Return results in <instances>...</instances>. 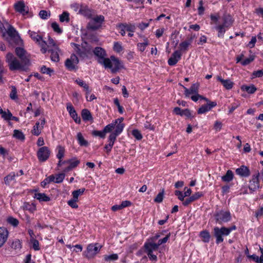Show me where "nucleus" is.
Returning <instances> with one entry per match:
<instances>
[{"label":"nucleus","mask_w":263,"mask_h":263,"mask_svg":"<svg viewBox=\"0 0 263 263\" xmlns=\"http://www.w3.org/2000/svg\"><path fill=\"white\" fill-rule=\"evenodd\" d=\"M77 138L81 146H87L88 145V142L84 138L81 133L79 132L77 134Z\"/></svg>","instance_id":"obj_30"},{"label":"nucleus","mask_w":263,"mask_h":263,"mask_svg":"<svg viewBox=\"0 0 263 263\" xmlns=\"http://www.w3.org/2000/svg\"><path fill=\"white\" fill-rule=\"evenodd\" d=\"M79 62V60L77 56L74 54H72L69 58L65 61V65L69 71L77 70L78 68V64Z\"/></svg>","instance_id":"obj_7"},{"label":"nucleus","mask_w":263,"mask_h":263,"mask_svg":"<svg viewBox=\"0 0 263 263\" xmlns=\"http://www.w3.org/2000/svg\"><path fill=\"white\" fill-rule=\"evenodd\" d=\"M10 98L12 100H15L17 98V90L15 86H12V90L10 94Z\"/></svg>","instance_id":"obj_58"},{"label":"nucleus","mask_w":263,"mask_h":263,"mask_svg":"<svg viewBox=\"0 0 263 263\" xmlns=\"http://www.w3.org/2000/svg\"><path fill=\"white\" fill-rule=\"evenodd\" d=\"M213 233L214 236L216 238V243L219 244L223 241V236L229 235V232L227 230V228L222 227L219 228L215 227L213 228Z\"/></svg>","instance_id":"obj_5"},{"label":"nucleus","mask_w":263,"mask_h":263,"mask_svg":"<svg viewBox=\"0 0 263 263\" xmlns=\"http://www.w3.org/2000/svg\"><path fill=\"white\" fill-rule=\"evenodd\" d=\"M149 45V42L147 38L144 39V42L142 43H139L137 44V47L138 50L141 52H143L146 47Z\"/></svg>","instance_id":"obj_32"},{"label":"nucleus","mask_w":263,"mask_h":263,"mask_svg":"<svg viewBox=\"0 0 263 263\" xmlns=\"http://www.w3.org/2000/svg\"><path fill=\"white\" fill-rule=\"evenodd\" d=\"M82 118L84 121L92 120V117L90 112L87 109H84L81 112Z\"/></svg>","instance_id":"obj_29"},{"label":"nucleus","mask_w":263,"mask_h":263,"mask_svg":"<svg viewBox=\"0 0 263 263\" xmlns=\"http://www.w3.org/2000/svg\"><path fill=\"white\" fill-rule=\"evenodd\" d=\"M241 89L246 91L248 93L250 94L254 93L257 90L254 85H252L251 86L243 85L241 87Z\"/></svg>","instance_id":"obj_36"},{"label":"nucleus","mask_w":263,"mask_h":263,"mask_svg":"<svg viewBox=\"0 0 263 263\" xmlns=\"http://www.w3.org/2000/svg\"><path fill=\"white\" fill-rule=\"evenodd\" d=\"M216 29L218 31V37H223V34L226 31L224 27L221 25H219L216 27Z\"/></svg>","instance_id":"obj_52"},{"label":"nucleus","mask_w":263,"mask_h":263,"mask_svg":"<svg viewBox=\"0 0 263 263\" xmlns=\"http://www.w3.org/2000/svg\"><path fill=\"white\" fill-rule=\"evenodd\" d=\"M47 47L49 49H51V48H55V47H58L56 45L55 41L51 37H49L48 45H47Z\"/></svg>","instance_id":"obj_61"},{"label":"nucleus","mask_w":263,"mask_h":263,"mask_svg":"<svg viewBox=\"0 0 263 263\" xmlns=\"http://www.w3.org/2000/svg\"><path fill=\"white\" fill-rule=\"evenodd\" d=\"M164 190L159 193L156 198L154 199V201L157 203H160L163 201V199Z\"/></svg>","instance_id":"obj_56"},{"label":"nucleus","mask_w":263,"mask_h":263,"mask_svg":"<svg viewBox=\"0 0 263 263\" xmlns=\"http://www.w3.org/2000/svg\"><path fill=\"white\" fill-rule=\"evenodd\" d=\"M51 27L55 32L58 33H61L62 32V30L59 27V24L56 22H53L51 24Z\"/></svg>","instance_id":"obj_55"},{"label":"nucleus","mask_w":263,"mask_h":263,"mask_svg":"<svg viewBox=\"0 0 263 263\" xmlns=\"http://www.w3.org/2000/svg\"><path fill=\"white\" fill-rule=\"evenodd\" d=\"M16 174L14 172H11L4 177V182L7 185H10L12 181H15Z\"/></svg>","instance_id":"obj_26"},{"label":"nucleus","mask_w":263,"mask_h":263,"mask_svg":"<svg viewBox=\"0 0 263 263\" xmlns=\"http://www.w3.org/2000/svg\"><path fill=\"white\" fill-rule=\"evenodd\" d=\"M67 162L69 163V166L72 169L77 167L80 163V161L78 160H70L68 161Z\"/></svg>","instance_id":"obj_59"},{"label":"nucleus","mask_w":263,"mask_h":263,"mask_svg":"<svg viewBox=\"0 0 263 263\" xmlns=\"http://www.w3.org/2000/svg\"><path fill=\"white\" fill-rule=\"evenodd\" d=\"M217 105L215 102H209L205 105H202L197 110L198 114H205L210 111L212 108Z\"/></svg>","instance_id":"obj_15"},{"label":"nucleus","mask_w":263,"mask_h":263,"mask_svg":"<svg viewBox=\"0 0 263 263\" xmlns=\"http://www.w3.org/2000/svg\"><path fill=\"white\" fill-rule=\"evenodd\" d=\"M31 241L32 243L33 248L34 250H40V247H39V242L38 240L35 239H32L31 240Z\"/></svg>","instance_id":"obj_64"},{"label":"nucleus","mask_w":263,"mask_h":263,"mask_svg":"<svg viewBox=\"0 0 263 263\" xmlns=\"http://www.w3.org/2000/svg\"><path fill=\"white\" fill-rule=\"evenodd\" d=\"M39 16L41 18L46 20L50 16V13H48L46 10H41L39 12Z\"/></svg>","instance_id":"obj_60"},{"label":"nucleus","mask_w":263,"mask_h":263,"mask_svg":"<svg viewBox=\"0 0 263 263\" xmlns=\"http://www.w3.org/2000/svg\"><path fill=\"white\" fill-rule=\"evenodd\" d=\"M123 118H119V119H117L115 120L111 123L107 125H106L104 127V128L103 129L104 132H105V134L107 133H109V132H111L112 130L114 128H115V126L118 123V121H120L121 122H123Z\"/></svg>","instance_id":"obj_22"},{"label":"nucleus","mask_w":263,"mask_h":263,"mask_svg":"<svg viewBox=\"0 0 263 263\" xmlns=\"http://www.w3.org/2000/svg\"><path fill=\"white\" fill-rule=\"evenodd\" d=\"M75 82L78 84L80 86L83 87L86 91V95H88L91 91L89 89V87L87 84H86L84 81L80 79L79 78L75 80Z\"/></svg>","instance_id":"obj_25"},{"label":"nucleus","mask_w":263,"mask_h":263,"mask_svg":"<svg viewBox=\"0 0 263 263\" xmlns=\"http://www.w3.org/2000/svg\"><path fill=\"white\" fill-rule=\"evenodd\" d=\"M233 23V21L230 16L226 17L224 19V22L221 25L222 26H223L224 28H229L230 27Z\"/></svg>","instance_id":"obj_46"},{"label":"nucleus","mask_w":263,"mask_h":263,"mask_svg":"<svg viewBox=\"0 0 263 263\" xmlns=\"http://www.w3.org/2000/svg\"><path fill=\"white\" fill-rule=\"evenodd\" d=\"M65 176L64 173H61L56 175V176H55V183H61L63 181Z\"/></svg>","instance_id":"obj_49"},{"label":"nucleus","mask_w":263,"mask_h":263,"mask_svg":"<svg viewBox=\"0 0 263 263\" xmlns=\"http://www.w3.org/2000/svg\"><path fill=\"white\" fill-rule=\"evenodd\" d=\"M195 37V34L192 35L191 36L187 37L186 40L181 42L179 44L180 51H185L187 50L188 47L191 44Z\"/></svg>","instance_id":"obj_16"},{"label":"nucleus","mask_w":263,"mask_h":263,"mask_svg":"<svg viewBox=\"0 0 263 263\" xmlns=\"http://www.w3.org/2000/svg\"><path fill=\"white\" fill-rule=\"evenodd\" d=\"M57 149L58 150V153L57 154V157L59 159V160H61L64 156V154H65V149L64 148L61 146V145H59L58 147H57Z\"/></svg>","instance_id":"obj_40"},{"label":"nucleus","mask_w":263,"mask_h":263,"mask_svg":"<svg viewBox=\"0 0 263 263\" xmlns=\"http://www.w3.org/2000/svg\"><path fill=\"white\" fill-rule=\"evenodd\" d=\"M24 210H27L29 212L33 213L36 210L35 205L33 203H29L28 202H25L23 206Z\"/></svg>","instance_id":"obj_35"},{"label":"nucleus","mask_w":263,"mask_h":263,"mask_svg":"<svg viewBox=\"0 0 263 263\" xmlns=\"http://www.w3.org/2000/svg\"><path fill=\"white\" fill-rule=\"evenodd\" d=\"M102 246L99 243H90L87 247L86 250L83 252V256L88 258H93L100 251Z\"/></svg>","instance_id":"obj_4"},{"label":"nucleus","mask_w":263,"mask_h":263,"mask_svg":"<svg viewBox=\"0 0 263 263\" xmlns=\"http://www.w3.org/2000/svg\"><path fill=\"white\" fill-rule=\"evenodd\" d=\"M13 136L16 139L21 140H24L25 139V135L21 131L19 130L15 129L14 130Z\"/></svg>","instance_id":"obj_43"},{"label":"nucleus","mask_w":263,"mask_h":263,"mask_svg":"<svg viewBox=\"0 0 263 263\" xmlns=\"http://www.w3.org/2000/svg\"><path fill=\"white\" fill-rule=\"evenodd\" d=\"M202 196V194L201 192H197L190 196L189 198H186L184 202H183V204L184 206L188 205L191 202L197 200L200 197Z\"/></svg>","instance_id":"obj_19"},{"label":"nucleus","mask_w":263,"mask_h":263,"mask_svg":"<svg viewBox=\"0 0 263 263\" xmlns=\"http://www.w3.org/2000/svg\"><path fill=\"white\" fill-rule=\"evenodd\" d=\"M50 155V151L48 147L43 146L39 148L37 152V156L40 161L44 162L47 160Z\"/></svg>","instance_id":"obj_11"},{"label":"nucleus","mask_w":263,"mask_h":263,"mask_svg":"<svg viewBox=\"0 0 263 263\" xmlns=\"http://www.w3.org/2000/svg\"><path fill=\"white\" fill-rule=\"evenodd\" d=\"M15 10L25 15L28 12V10L26 9V7L24 2L20 1L14 5Z\"/></svg>","instance_id":"obj_18"},{"label":"nucleus","mask_w":263,"mask_h":263,"mask_svg":"<svg viewBox=\"0 0 263 263\" xmlns=\"http://www.w3.org/2000/svg\"><path fill=\"white\" fill-rule=\"evenodd\" d=\"M145 252L147 254L149 259L152 261L157 260V251L159 249L155 242L146 241L144 245Z\"/></svg>","instance_id":"obj_3"},{"label":"nucleus","mask_w":263,"mask_h":263,"mask_svg":"<svg viewBox=\"0 0 263 263\" xmlns=\"http://www.w3.org/2000/svg\"><path fill=\"white\" fill-rule=\"evenodd\" d=\"M8 230L4 228L0 227V248L6 242L8 237Z\"/></svg>","instance_id":"obj_17"},{"label":"nucleus","mask_w":263,"mask_h":263,"mask_svg":"<svg viewBox=\"0 0 263 263\" xmlns=\"http://www.w3.org/2000/svg\"><path fill=\"white\" fill-rule=\"evenodd\" d=\"M198 87L199 85L195 83L193 84L189 89L184 87L185 96L189 97L191 94H196L198 93Z\"/></svg>","instance_id":"obj_20"},{"label":"nucleus","mask_w":263,"mask_h":263,"mask_svg":"<svg viewBox=\"0 0 263 263\" xmlns=\"http://www.w3.org/2000/svg\"><path fill=\"white\" fill-rule=\"evenodd\" d=\"M34 197L40 201H49L50 200V197L44 193H36L34 194Z\"/></svg>","instance_id":"obj_27"},{"label":"nucleus","mask_w":263,"mask_h":263,"mask_svg":"<svg viewBox=\"0 0 263 263\" xmlns=\"http://www.w3.org/2000/svg\"><path fill=\"white\" fill-rule=\"evenodd\" d=\"M117 29H119L120 33L122 36H124L126 31L128 32H135L136 29V25L132 23H119L116 26Z\"/></svg>","instance_id":"obj_9"},{"label":"nucleus","mask_w":263,"mask_h":263,"mask_svg":"<svg viewBox=\"0 0 263 263\" xmlns=\"http://www.w3.org/2000/svg\"><path fill=\"white\" fill-rule=\"evenodd\" d=\"M7 221L9 223L14 227H16L18 224V220L17 219L12 217H8L7 219Z\"/></svg>","instance_id":"obj_54"},{"label":"nucleus","mask_w":263,"mask_h":263,"mask_svg":"<svg viewBox=\"0 0 263 263\" xmlns=\"http://www.w3.org/2000/svg\"><path fill=\"white\" fill-rule=\"evenodd\" d=\"M72 46L74 48L75 52L82 58L87 57L89 53V49L84 46L83 45H80L77 44L72 43Z\"/></svg>","instance_id":"obj_10"},{"label":"nucleus","mask_w":263,"mask_h":263,"mask_svg":"<svg viewBox=\"0 0 263 263\" xmlns=\"http://www.w3.org/2000/svg\"><path fill=\"white\" fill-rule=\"evenodd\" d=\"M113 49L115 52L120 53L123 51V48L121 43L116 42L114 43Z\"/></svg>","instance_id":"obj_41"},{"label":"nucleus","mask_w":263,"mask_h":263,"mask_svg":"<svg viewBox=\"0 0 263 263\" xmlns=\"http://www.w3.org/2000/svg\"><path fill=\"white\" fill-rule=\"evenodd\" d=\"M1 115L2 118L7 120H11V118L12 117V115L9 110H8L7 112L4 111L3 113H2Z\"/></svg>","instance_id":"obj_50"},{"label":"nucleus","mask_w":263,"mask_h":263,"mask_svg":"<svg viewBox=\"0 0 263 263\" xmlns=\"http://www.w3.org/2000/svg\"><path fill=\"white\" fill-rule=\"evenodd\" d=\"M6 62L8 63L10 70L12 71H27L29 64V59L19 60L10 53L6 55Z\"/></svg>","instance_id":"obj_2"},{"label":"nucleus","mask_w":263,"mask_h":263,"mask_svg":"<svg viewBox=\"0 0 263 263\" xmlns=\"http://www.w3.org/2000/svg\"><path fill=\"white\" fill-rule=\"evenodd\" d=\"M104 258L106 261H115L118 259V256L117 254H112L109 255H104Z\"/></svg>","instance_id":"obj_47"},{"label":"nucleus","mask_w":263,"mask_h":263,"mask_svg":"<svg viewBox=\"0 0 263 263\" xmlns=\"http://www.w3.org/2000/svg\"><path fill=\"white\" fill-rule=\"evenodd\" d=\"M92 134L94 136H98L102 138H104L106 135L104 130H103L102 131L93 130L92 132Z\"/></svg>","instance_id":"obj_51"},{"label":"nucleus","mask_w":263,"mask_h":263,"mask_svg":"<svg viewBox=\"0 0 263 263\" xmlns=\"http://www.w3.org/2000/svg\"><path fill=\"white\" fill-rule=\"evenodd\" d=\"M247 256L248 258H251L256 263H263V256H260L259 257L255 254L248 255Z\"/></svg>","instance_id":"obj_39"},{"label":"nucleus","mask_w":263,"mask_h":263,"mask_svg":"<svg viewBox=\"0 0 263 263\" xmlns=\"http://www.w3.org/2000/svg\"><path fill=\"white\" fill-rule=\"evenodd\" d=\"M217 80L220 82L224 88L227 89H231L232 88L234 83L229 79L224 80L220 76L217 77Z\"/></svg>","instance_id":"obj_21"},{"label":"nucleus","mask_w":263,"mask_h":263,"mask_svg":"<svg viewBox=\"0 0 263 263\" xmlns=\"http://www.w3.org/2000/svg\"><path fill=\"white\" fill-rule=\"evenodd\" d=\"M185 116L188 118H192L194 117V116L192 115L191 111L188 109L182 110L181 116Z\"/></svg>","instance_id":"obj_63"},{"label":"nucleus","mask_w":263,"mask_h":263,"mask_svg":"<svg viewBox=\"0 0 263 263\" xmlns=\"http://www.w3.org/2000/svg\"><path fill=\"white\" fill-rule=\"evenodd\" d=\"M252 78H261L263 76V70H258L257 71H254L252 73Z\"/></svg>","instance_id":"obj_62"},{"label":"nucleus","mask_w":263,"mask_h":263,"mask_svg":"<svg viewBox=\"0 0 263 263\" xmlns=\"http://www.w3.org/2000/svg\"><path fill=\"white\" fill-rule=\"evenodd\" d=\"M41 71L42 73H46L47 74H49V76H51L52 73H53L54 70L49 67H47L45 66H42L41 67Z\"/></svg>","instance_id":"obj_44"},{"label":"nucleus","mask_w":263,"mask_h":263,"mask_svg":"<svg viewBox=\"0 0 263 263\" xmlns=\"http://www.w3.org/2000/svg\"><path fill=\"white\" fill-rule=\"evenodd\" d=\"M124 127V124L122 123V122L118 121V123L115 126V130L114 132V133H115L116 135H119L123 131V129Z\"/></svg>","instance_id":"obj_38"},{"label":"nucleus","mask_w":263,"mask_h":263,"mask_svg":"<svg viewBox=\"0 0 263 263\" xmlns=\"http://www.w3.org/2000/svg\"><path fill=\"white\" fill-rule=\"evenodd\" d=\"M104 21L103 15H97L92 18L88 24V28L92 30H96L101 27L102 23Z\"/></svg>","instance_id":"obj_8"},{"label":"nucleus","mask_w":263,"mask_h":263,"mask_svg":"<svg viewBox=\"0 0 263 263\" xmlns=\"http://www.w3.org/2000/svg\"><path fill=\"white\" fill-rule=\"evenodd\" d=\"M132 135L137 140H140L142 138V135L138 129H134L132 131Z\"/></svg>","instance_id":"obj_53"},{"label":"nucleus","mask_w":263,"mask_h":263,"mask_svg":"<svg viewBox=\"0 0 263 263\" xmlns=\"http://www.w3.org/2000/svg\"><path fill=\"white\" fill-rule=\"evenodd\" d=\"M216 222L222 224L231 220V215L229 211H220L215 214Z\"/></svg>","instance_id":"obj_6"},{"label":"nucleus","mask_w":263,"mask_h":263,"mask_svg":"<svg viewBox=\"0 0 263 263\" xmlns=\"http://www.w3.org/2000/svg\"><path fill=\"white\" fill-rule=\"evenodd\" d=\"M85 189L84 188L80 189L77 190H75L72 192V195L73 198L78 200V197L80 195H81L84 192Z\"/></svg>","instance_id":"obj_42"},{"label":"nucleus","mask_w":263,"mask_h":263,"mask_svg":"<svg viewBox=\"0 0 263 263\" xmlns=\"http://www.w3.org/2000/svg\"><path fill=\"white\" fill-rule=\"evenodd\" d=\"M233 178V173L231 170H228L226 174L221 177V179L223 181L229 182L232 180Z\"/></svg>","instance_id":"obj_33"},{"label":"nucleus","mask_w":263,"mask_h":263,"mask_svg":"<svg viewBox=\"0 0 263 263\" xmlns=\"http://www.w3.org/2000/svg\"><path fill=\"white\" fill-rule=\"evenodd\" d=\"M37 44L41 47V51L43 53H45L47 51V45L46 43L43 40V39L41 41L38 42Z\"/></svg>","instance_id":"obj_45"},{"label":"nucleus","mask_w":263,"mask_h":263,"mask_svg":"<svg viewBox=\"0 0 263 263\" xmlns=\"http://www.w3.org/2000/svg\"><path fill=\"white\" fill-rule=\"evenodd\" d=\"M28 33L30 37L36 43H37L42 39V37L39 35L36 32L29 30Z\"/></svg>","instance_id":"obj_31"},{"label":"nucleus","mask_w":263,"mask_h":263,"mask_svg":"<svg viewBox=\"0 0 263 263\" xmlns=\"http://www.w3.org/2000/svg\"><path fill=\"white\" fill-rule=\"evenodd\" d=\"M199 236L204 242L208 243L210 241L211 235L208 231L204 230L200 232Z\"/></svg>","instance_id":"obj_28"},{"label":"nucleus","mask_w":263,"mask_h":263,"mask_svg":"<svg viewBox=\"0 0 263 263\" xmlns=\"http://www.w3.org/2000/svg\"><path fill=\"white\" fill-rule=\"evenodd\" d=\"M48 50L51 52V60L54 62H58L59 61V52L60 51L59 47H55V48H51Z\"/></svg>","instance_id":"obj_24"},{"label":"nucleus","mask_w":263,"mask_h":263,"mask_svg":"<svg viewBox=\"0 0 263 263\" xmlns=\"http://www.w3.org/2000/svg\"><path fill=\"white\" fill-rule=\"evenodd\" d=\"M60 21L62 23L64 22L68 23L70 21L69 13L67 11H64L59 16Z\"/></svg>","instance_id":"obj_37"},{"label":"nucleus","mask_w":263,"mask_h":263,"mask_svg":"<svg viewBox=\"0 0 263 263\" xmlns=\"http://www.w3.org/2000/svg\"><path fill=\"white\" fill-rule=\"evenodd\" d=\"M15 52L17 55L21 59V60L28 59L25 55L26 51L23 48L21 47H17L15 49Z\"/></svg>","instance_id":"obj_34"},{"label":"nucleus","mask_w":263,"mask_h":263,"mask_svg":"<svg viewBox=\"0 0 263 263\" xmlns=\"http://www.w3.org/2000/svg\"><path fill=\"white\" fill-rule=\"evenodd\" d=\"M93 52L97 58L98 62L102 65L105 68L110 69L112 73H116L123 67L121 62L115 56H111L110 58H106V51L102 48L97 47L94 49Z\"/></svg>","instance_id":"obj_1"},{"label":"nucleus","mask_w":263,"mask_h":263,"mask_svg":"<svg viewBox=\"0 0 263 263\" xmlns=\"http://www.w3.org/2000/svg\"><path fill=\"white\" fill-rule=\"evenodd\" d=\"M259 173L258 172L252 176L249 186V188L250 190L254 191L259 187Z\"/></svg>","instance_id":"obj_13"},{"label":"nucleus","mask_w":263,"mask_h":263,"mask_svg":"<svg viewBox=\"0 0 263 263\" xmlns=\"http://www.w3.org/2000/svg\"><path fill=\"white\" fill-rule=\"evenodd\" d=\"M40 122H37L35 123L31 131L32 134L35 136H39L41 134V130L45 123V118L40 119Z\"/></svg>","instance_id":"obj_12"},{"label":"nucleus","mask_w":263,"mask_h":263,"mask_svg":"<svg viewBox=\"0 0 263 263\" xmlns=\"http://www.w3.org/2000/svg\"><path fill=\"white\" fill-rule=\"evenodd\" d=\"M236 173L237 174L242 177H248L250 174L249 168L244 165H242L240 167L237 168L236 170Z\"/></svg>","instance_id":"obj_23"},{"label":"nucleus","mask_w":263,"mask_h":263,"mask_svg":"<svg viewBox=\"0 0 263 263\" xmlns=\"http://www.w3.org/2000/svg\"><path fill=\"white\" fill-rule=\"evenodd\" d=\"M181 57L180 51L176 50L173 52L171 57L168 60V64L170 66H174L177 64Z\"/></svg>","instance_id":"obj_14"},{"label":"nucleus","mask_w":263,"mask_h":263,"mask_svg":"<svg viewBox=\"0 0 263 263\" xmlns=\"http://www.w3.org/2000/svg\"><path fill=\"white\" fill-rule=\"evenodd\" d=\"M7 33L10 36L12 37H14L17 34L16 30L11 26L8 28L7 31Z\"/></svg>","instance_id":"obj_48"},{"label":"nucleus","mask_w":263,"mask_h":263,"mask_svg":"<svg viewBox=\"0 0 263 263\" xmlns=\"http://www.w3.org/2000/svg\"><path fill=\"white\" fill-rule=\"evenodd\" d=\"M78 200L73 198L72 199L69 200L67 203L68 204L71 208L77 209L78 208V205L77 203Z\"/></svg>","instance_id":"obj_57"}]
</instances>
